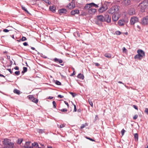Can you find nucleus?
<instances>
[{
	"mask_svg": "<svg viewBox=\"0 0 148 148\" xmlns=\"http://www.w3.org/2000/svg\"><path fill=\"white\" fill-rule=\"evenodd\" d=\"M138 7L140 11L142 12H144L146 10L148 9V1H143L139 4Z\"/></svg>",
	"mask_w": 148,
	"mask_h": 148,
	"instance_id": "f03ea898",
	"label": "nucleus"
},
{
	"mask_svg": "<svg viewBox=\"0 0 148 148\" xmlns=\"http://www.w3.org/2000/svg\"><path fill=\"white\" fill-rule=\"evenodd\" d=\"M122 3L125 6H128L130 4V0H123Z\"/></svg>",
	"mask_w": 148,
	"mask_h": 148,
	"instance_id": "9d476101",
	"label": "nucleus"
},
{
	"mask_svg": "<svg viewBox=\"0 0 148 148\" xmlns=\"http://www.w3.org/2000/svg\"><path fill=\"white\" fill-rule=\"evenodd\" d=\"M127 50L125 47H123V53H126L127 52Z\"/></svg>",
	"mask_w": 148,
	"mask_h": 148,
	"instance_id": "c9c22d12",
	"label": "nucleus"
},
{
	"mask_svg": "<svg viewBox=\"0 0 148 148\" xmlns=\"http://www.w3.org/2000/svg\"><path fill=\"white\" fill-rule=\"evenodd\" d=\"M0 76L1 77H5V76H4L3 75L1 74H0Z\"/></svg>",
	"mask_w": 148,
	"mask_h": 148,
	"instance_id": "69168bd1",
	"label": "nucleus"
},
{
	"mask_svg": "<svg viewBox=\"0 0 148 148\" xmlns=\"http://www.w3.org/2000/svg\"><path fill=\"white\" fill-rule=\"evenodd\" d=\"M29 99L32 100L34 98V97L32 95H29Z\"/></svg>",
	"mask_w": 148,
	"mask_h": 148,
	"instance_id": "58836bf2",
	"label": "nucleus"
},
{
	"mask_svg": "<svg viewBox=\"0 0 148 148\" xmlns=\"http://www.w3.org/2000/svg\"><path fill=\"white\" fill-rule=\"evenodd\" d=\"M89 102L90 105L92 106H93V103L91 100H89Z\"/></svg>",
	"mask_w": 148,
	"mask_h": 148,
	"instance_id": "c03bdc74",
	"label": "nucleus"
},
{
	"mask_svg": "<svg viewBox=\"0 0 148 148\" xmlns=\"http://www.w3.org/2000/svg\"><path fill=\"white\" fill-rule=\"evenodd\" d=\"M118 83L120 84H124V83L121 81H119L118 82Z\"/></svg>",
	"mask_w": 148,
	"mask_h": 148,
	"instance_id": "e2e57ef3",
	"label": "nucleus"
},
{
	"mask_svg": "<svg viewBox=\"0 0 148 148\" xmlns=\"http://www.w3.org/2000/svg\"><path fill=\"white\" fill-rule=\"evenodd\" d=\"M112 9V8L108 10V12L109 13H113L114 12L113 10Z\"/></svg>",
	"mask_w": 148,
	"mask_h": 148,
	"instance_id": "2f4dec72",
	"label": "nucleus"
},
{
	"mask_svg": "<svg viewBox=\"0 0 148 148\" xmlns=\"http://www.w3.org/2000/svg\"><path fill=\"white\" fill-rule=\"evenodd\" d=\"M125 131V130L123 129L122 130L121 132V133L122 136H123L124 135V132Z\"/></svg>",
	"mask_w": 148,
	"mask_h": 148,
	"instance_id": "a19ab883",
	"label": "nucleus"
},
{
	"mask_svg": "<svg viewBox=\"0 0 148 148\" xmlns=\"http://www.w3.org/2000/svg\"><path fill=\"white\" fill-rule=\"evenodd\" d=\"M139 21L138 18L136 16H133L131 18L130 22L131 25H134L135 23Z\"/></svg>",
	"mask_w": 148,
	"mask_h": 148,
	"instance_id": "39448f33",
	"label": "nucleus"
},
{
	"mask_svg": "<svg viewBox=\"0 0 148 148\" xmlns=\"http://www.w3.org/2000/svg\"><path fill=\"white\" fill-rule=\"evenodd\" d=\"M104 56L106 57L109 58H110L111 57V54H109V53H105L104 54Z\"/></svg>",
	"mask_w": 148,
	"mask_h": 148,
	"instance_id": "bb28decb",
	"label": "nucleus"
},
{
	"mask_svg": "<svg viewBox=\"0 0 148 148\" xmlns=\"http://www.w3.org/2000/svg\"><path fill=\"white\" fill-rule=\"evenodd\" d=\"M23 45L25 46H27L28 45V44L27 42H25L23 43Z\"/></svg>",
	"mask_w": 148,
	"mask_h": 148,
	"instance_id": "6e6d98bb",
	"label": "nucleus"
},
{
	"mask_svg": "<svg viewBox=\"0 0 148 148\" xmlns=\"http://www.w3.org/2000/svg\"><path fill=\"white\" fill-rule=\"evenodd\" d=\"M90 5H91V7L92 6L95 7V8H98L99 7L100 5V3L98 4H96L94 3H90Z\"/></svg>",
	"mask_w": 148,
	"mask_h": 148,
	"instance_id": "6ab92c4d",
	"label": "nucleus"
},
{
	"mask_svg": "<svg viewBox=\"0 0 148 148\" xmlns=\"http://www.w3.org/2000/svg\"><path fill=\"white\" fill-rule=\"evenodd\" d=\"M22 9L23 10H24L26 12H27V13H28V11L27 10V9L26 8L24 7H22Z\"/></svg>",
	"mask_w": 148,
	"mask_h": 148,
	"instance_id": "ea45409f",
	"label": "nucleus"
},
{
	"mask_svg": "<svg viewBox=\"0 0 148 148\" xmlns=\"http://www.w3.org/2000/svg\"><path fill=\"white\" fill-rule=\"evenodd\" d=\"M133 107L135 109H136V110H138V107L136 106L135 105H133Z\"/></svg>",
	"mask_w": 148,
	"mask_h": 148,
	"instance_id": "09e8293b",
	"label": "nucleus"
},
{
	"mask_svg": "<svg viewBox=\"0 0 148 148\" xmlns=\"http://www.w3.org/2000/svg\"><path fill=\"white\" fill-rule=\"evenodd\" d=\"M96 9L93 8H90L88 10V12L90 14H93L96 12Z\"/></svg>",
	"mask_w": 148,
	"mask_h": 148,
	"instance_id": "1a4fd4ad",
	"label": "nucleus"
},
{
	"mask_svg": "<svg viewBox=\"0 0 148 148\" xmlns=\"http://www.w3.org/2000/svg\"><path fill=\"white\" fill-rule=\"evenodd\" d=\"M53 98V97H50V96H49V97H48V99H52Z\"/></svg>",
	"mask_w": 148,
	"mask_h": 148,
	"instance_id": "774afa93",
	"label": "nucleus"
},
{
	"mask_svg": "<svg viewBox=\"0 0 148 148\" xmlns=\"http://www.w3.org/2000/svg\"><path fill=\"white\" fill-rule=\"evenodd\" d=\"M115 33L116 34L118 35H119L121 34V32L119 31H116L115 32Z\"/></svg>",
	"mask_w": 148,
	"mask_h": 148,
	"instance_id": "e433bc0d",
	"label": "nucleus"
},
{
	"mask_svg": "<svg viewBox=\"0 0 148 148\" xmlns=\"http://www.w3.org/2000/svg\"><path fill=\"white\" fill-rule=\"evenodd\" d=\"M86 138L87 139H88L90 140H91V141H95L94 140H93V139H92V138H88V137H86Z\"/></svg>",
	"mask_w": 148,
	"mask_h": 148,
	"instance_id": "de8ad7c7",
	"label": "nucleus"
},
{
	"mask_svg": "<svg viewBox=\"0 0 148 148\" xmlns=\"http://www.w3.org/2000/svg\"><path fill=\"white\" fill-rule=\"evenodd\" d=\"M14 69L16 70H18L19 69V68L18 66H15L14 68Z\"/></svg>",
	"mask_w": 148,
	"mask_h": 148,
	"instance_id": "13d9d810",
	"label": "nucleus"
},
{
	"mask_svg": "<svg viewBox=\"0 0 148 148\" xmlns=\"http://www.w3.org/2000/svg\"><path fill=\"white\" fill-rule=\"evenodd\" d=\"M112 9L113 10L114 12H117L119 10L118 7L116 5L113 7H112Z\"/></svg>",
	"mask_w": 148,
	"mask_h": 148,
	"instance_id": "dca6fc26",
	"label": "nucleus"
},
{
	"mask_svg": "<svg viewBox=\"0 0 148 148\" xmlns=\"http://www.w3.org/2000/svg\"><path fill=\"white\" fill-rule=\"evenodd\" d=\"M77 77L82 79H83L84 78V76L81 73H79L77 75Z\"/></svg>",
	"mask_w": 148,
	"mask_h": 148,
	"instance_id": "b1692460",
	"label": "nucleus"
},
{
	"mask_svg": "<svg viewBox=\"0 0 148 148\" xmlns=\"http://www.w3.org/2000/svg\"><path fill=\"white\" fill-rule=\"evenodd\" d=\"M64 102L65 103V104L67 105L68 107L69 106V105L68 104V103L66 101H64Z\"/></svg>",
	"mask_w": 148,
	"mask_h": 148,
	"instance_id": "bf43d9fd",
	"label": "nucleus"
},
{
	"mask_svg": "<svg viewBox=\"0 0 148 148\" xmlns=\"http://www.w3.org/2000/svg\"><path fill=\"white\" fill-rule=\"evenodd\" d=\"M33 102L37 103L38 102V100L34 98L32 100Z\"/></svg>",
	"mask_w": 148,
	"mask_h": 148,
	"instance_id": "c756f323",
	"label": "nucleus"
},
{
	"mask_svg": "<svg viewBox=\"0 0 148 148\" xmlns=\"http://www.w3.org/2000/svg\"><path fill=\"white\" fill-rule=\"evenodd\" d=\"M85 126V125L84 124H82L81 127V129H83L84 128Z\"/></svg>",
	"mask_w": 148,
	"mask_h": 148,
	"instance_id": "4d7b16f0",
	"label": "nucleus"
},
{
	"mask_svg": "<svg viewBox=\"0 0 148 148\" xmlns=\"http://www.w3.org/2000/svg\"><path fill=\"white\" fill-rule=\"evenodd\" d=\"M65 125L64 124H61L60 125V128H62L64 127L65 126Z\"/></svg>",
	"mask_w": 148,
	"mask_h": 148,
	"instance_id": "49530a36",
	"label": "nucleus"
},
{
	"mask_svg": "<svg viewBox=\"0 0 148 148\" xmlns=\"http://www.w3.org/2000/svg\"><path fill=\"white\" fill-rule=\"evenodd\" d=\"M32 145L33 147L34 146L36 147H38V145L37 143L36 142H34L33 143H32Z\"/></svg>",
	"mask_w": 148,
	"mask_h": 148,
	"instance_id": "a878e982",
	"label": "nucleus"
},
{
	"mask_svg": "<svg viewBox=\"0 0 148 148\" xmlns=\"http://www.w3.org/2000/svg\"><path fill=\"white\" fill-rule=\"evenodd\" d=\"M7 70L9 72L11 73H12V71L11 69H7Z\"/></svg>",
	"mask_w": 148,
	"mask_h": 148,
	"instance_id": "5fc2aeb1",
	"label": "nucleus"
},
{
	"mask_svg": "<svg viewBox=\"0 0 148 148\" xmlns=\"http://www.w3.org/2000/svg\"><path fill=\"white\" fill-rule=\"evenodd\" d=\"M69 93L73 97H74L76 95V94L75 93L71 92H70Z\"/></svg>",
	"mask_w": 148,
	"mask_h": 148,
	"instance_id": "72a5a7b5",
	"label": "nucleus"
},
{
	"mask_svg": "<svg viewBox=\"0 0 148 148\" xmlns=\"http://www.w3.org/2000/svg\"><path fill=\"white\" fill-rule=\"evenodd\" d=\"M138 54L135 55L134 57L135 59H138L140 60L144 56L145 54V52L141 49H138L137 51Z\"/></svg>",
	"mask_w": 148,
	"mask_h": 148,
	"instance_id": "7ed1b4c3",
	"label": "nucleus"
},
{
	"mask_svg": "<svg viewBox=\"0 0 148 148\" xmlns=\"http://www.w3.org/2000/svg\"><path fill=\"white\" fill-rule=\"evenodd\" d=\"M99 7H100L98 11L100 13H103L108 9V8L106 6H105L104 5H102L101 2L100 3Z\"/></svg>",
	"mask_w": 148,
	"mask_h": 148,
	"instance_id": "20e7f679",
	"label": "nucleus"
},
{
	"mask_svg": "<svg viewBox=\"0 0 148 148\" xmlns=\"http://www.w3.org/2000/svg\"><path fill=\"white\" fill-rule=\"evenodd\" d=\"M137 28H138V29H141V28L138 25L137 26Z\"/></svg>",
	"mask_w": 148,
	"mask_h": 148,
	"instance_id": "0e129e2a",
	"label": "nucleus"
},
{
	"mask_svg": "<svg viewBox=\"0 0 148 148\" xmlns=\"http://www.w3.org/2000/svg\"><path fill=\"white\" fill-rule=\"evenodd\" d=\"M75 4L74 2L72 1L69 3L68 5L69 8L71 9H72L75 8Z\"/></svg>",
	"mask_w": 148,
	"mask_h": 148,
	"instance_id": "ddd939ff",
	"label": "nucleus"
},
{
	"mask_svg": "<svg viewBox=\"0 0 148 148\" xmlns=\"http://www.w3.org/2000/svg\"><path fill=\"white\" fill-rule=\"evenodd\" d=\"M31 49L33 50H35V49L34 47H31Z\"/></svg>",
	"mask_w": 148,
	"mask_h": 148,
	"instance_id": "338daca9",
	"label": "nucleus"
},
{
	"mask_svg": "<svg viewBox=\"0 0 148 148\" xmlns=\"http://www.w3.org/2000/svg\"><path fill=\"white\" fill-rule=\"evenodd\" d=\"M138 115L137 114L135 115L133 117V118L134 120H136L138 118Z\"/></svg>",
	"mask_w": 148,
	"mask_h": 148,
	"instance_id": "a18cd8bd",
	"label": "nucleus"
},
{
	"mask_svg": "<svg viewBox=\"0 0 148 148\" xmlns=\"http://www.w3.org/2000/svg\"><path fill=\"white\" fill-rule=\"evenodd\" d=\"M134 138L135 140L136 141H137L138 139V134L137 133H136L134 134Z\"/></svg>",
	"mask_w": 148,
	"mask_h": 148,
	"instance_id": "393cba45",
	"label": "nucleus"
},
{
	"mask_svg": "<svg viewBox=\"0 0 148 148\" xmlns=\"http://www.w3.org/2000/svg\"><path fill=\"white\" fill-rule=\"evenodd\" d=\"M23 140V139H18V141H17L18 143L21 144Z\"/></svg>",
	"mask_w": 148,
	"mask_h": 148,
	"instance_id": "7c9ffc66",
	"label": "nucleus"
},
{
	"mask_svg": "<svg viewBox=\"0 0 148 148\" xmlns=\"http://www.w3.org/2000/svg\"><path fill=\"white\" fill-rule=\"evenodd\" d=\"M58 97L60 98H62L63 97V96L60 95H59L58 96Z\"/></svg>",
	"mask_w": 148,
	"mask_h": 148,
	"instance_id": "3c124183",
	"label": "nucleus"
},
{
	"mask_svg": "<svg viewBox=\"0 0 148 148\" xmlns=\"http://www.w3.org/2000/svg\"><path fill=\"white\" fill-rule=\"evenodd\" d=\"M2 143L4 146V148H13L14 144L11 142L10 139L7 138H4Z\"/></svg>",
	"mask_w": 148,
	"mask_h": 148,
	"instance_id": "f257e3e1",
	"label": "nucleus"
},
{
	"mask_svg": "<svg viewBox=\"0 0 148 148\" xmlns=\"http://www.w3.org/2000/svg\"><path fill=\"white\" fill-rule=\"evenodd\" d=\"M134 1L137 2H140L141 0H133Z\"/></svg>",
	"mask_w": 148,
	"mask_h": 148,
	"instance_id": "052dcab7",
	"label": "nucleus"
},
{
	"mask_svg": "<svg viewBox=\"0 0 148 148\" xmlns=\"http://www.w3.org/2000/svg\"><path fill=\"white\" fill-rule=\"evenodd\" d=\"M125 21L124 20H120L118 21V24L120 26H123L124 25Z\"/></svg>",
	"mask_w": 148,
	"mask_h": 148,
	"instance_id": "f8f14e48",
	"label": "nucleus"
},
{
	"mask_svg": "<svg viewBox=\"0 0 148 148\" xmlns=\"http://www.w3.org/2000/svg\"><path fill=\"white\" fill-rule=\"evenodd\" d=\"M9 30L6 29H5L3 30V31L5 32H9Z\"/></svg>",
	"mask_w": 148,
	"mask_h": 148,
	"instance_id": "603ef678",
	"label": "nucleus"
},
{
	"mask_svg": "<svg viewBox=\"0 0 148 148\" xmlns=\"http://www.w3.org/2000/svg\"><path fill=\"white\" fill-rule=\"evenodd\" d=\"M97 18L101 22H103L105 21L106 19L105 18L101 15H100L97 16Z\"/></svg>",
	"mask_w": 148,
	"mask_h": 148,
	"instance_id": "6e6552de",
	"label": "nucleus"
},
{
	"mask_svg": "<svg viewBox=\"0 0 148 148\" xmlns=\"http://www.w3.org/2000/svg\"><path fill=\"white\" fill-rule=\"evenodd\" d=\"M144 112L148 115V108H146L145 109Z\"/></svg>",
	"mask_w": 148,
	"mask_h": 148,
	"instance_id": "79ce46f5",
	"label": "nucleus"
},
{
	"mask_svg": "<svg viewBox=\"0 0 148 148\" xmlns=\"http://www.w3.org/2000/svg\"><path fill=\"white\" fill-rule=\"evenodd\" d=\"M20 72L19 71H16L15 72V74L16 75H19L20 74Z\"/></svg>",
	"mask_w": 148,
	"mask_h": 148,
	"instance_id": "37998d69",
	"label": "nucleus"
},
{
	"mask_svg": "<svg viewBox=\"0 0 148 148\" xmlns=\"http://www.w3.org/2000/svg\"><path fill=\"white\" fill-rule=\"evenodd\" d=\"M27 68L25 67H23V70L22 71V73H24L27 72Z\"/></svg>",
	"mask_w": 148,
	"mask_h": 148,
	"instance_id": "c85d7f7f",
	"label": "nucleus"
},
{
	"mask_svg": "<svg viewBox=\"0 0 148 148\" xmlns=\"http://www.w3.org/2000/svg\"><path fill=\"white\" fill-rule=\"evenodd\" d=\"M106 20L107 23H110L111 22V18L109 17L108 14H107L105 16Z\"/></svg>",
	"mask_w": 148,
	"mask_h": 148,
	"instance_id": "a211bd4d",
	"label": "nucleus"
},
{
	"mask_svg": "<svg viewBox=\"0 0 148 148\" xmlns=\"http://www.w3.org/2000/svg\"><path fill=\"white\" fill-rule=\"evenodd\" d=\"M56 84L58 85H61V83L59 81L57 80L56 81Z\"/></svg>",
	"mask_w": 148,
	"mask_h": 148,
	"instance_id": "f704fd0d",
	"label": "nucleus"
},
{
	"mask_svg": "<svg viewBox=\"0 0 148 148\" xmlns=\"http://www.w3.org/2000/svg\"><path fill=\"white\" fill-rule=\"evenodd\" d=\"M91 5H90L89 3L87 4L84 7V9L86 10H88H88L91 8Z\"/></svg>",
	"mask_w": 148,
	"mask_h": 148,
	"instance_id": "f3484780",
	"label": "nucleus"
},
{
	"mask_svg": "<svg viewBox=\"0 0 148 148\" xmlns=\"http://www.w3.org/2000/svg\"><path fill=\"white\" fill-rule=\"evenodd\" d=\"M49 8L50 10L53 12H56V8L55 6H54L53 5L50 6Z\"/></svg>",
	"mask_w": 148,
	"mask_h": 148,
	"instance_id": "412c9836",
	"label": "nucleus"
},
{
	"mask_svg": "<svg viewBox=\"0 0 148 148\" xmlns=\"http://www.w3.org/2000/svg\"><path fill=\"white\" fill-rule=\"evenodd\" d=\"M135 13V9L133 8H131L128 10V13L131 15L134 14Z\"/></svg>",
	"mask_w": 148,
	"mask_h": 148,
	"instance_id": "0eeeda50",
	"label": "nucleus"
},
{
	"mask_svg": "<svg viewBox=\"0 0 148 148\" xmlns=\"http://www.w3.org/2000/svg\"><path fill=\"white\" fill-rule=\"evenodd\" d=\"M74 111L75 112L77 111V108L76 106L75 105H74Z\"/></svg>",
	"mask_w": 148,
	"mask_h": 148,
	"instance_id": "8fccbe9b",
	"label": "nucleus"
},
{
	"mask_svg": "<svg viewBox=\"0 0 148 148\" xmlns=\"http://www.w3.org/2000/svg\"><path fill=\"white\" fill-rule=\"evenodd\" d=\"M58 11L59 14L61 15L62 14H66L67 12V10L65 9L62 8L59 10Z\"/></svg>",
	"mask_w": 148,
	"mask_h": 148,
	"instance_id": "9b49d317",
	"label": "nucleus"
},
{
	"mask_svg": "<svg viewBox=\"0 0 148 148\" xmlns=\"http://www.w3.org/2000/svg\"><path fill=\"white\" fill-rule=\"evenodd\" d=\"M37 131L38 133L41 134H42L45 132V130L38 129L37 130Z\"/></svg>",
	"mask_w": 148,
	"mask_h": 148,
	"instance_id": "5701e85b",
	"label": "nucleus"
},
{
	"mask_svg": "<svg viewBox=\"0 0 148 148\" xmlns=\"http://www.w3.org/2000/svg\"><path fill=\"white\" fill-rule=\"evenodd\" d=\"M79 13V10L77 9H75L72 10L71 13L72 15H74L75 14H78Z\"/></svg>",
	"mask_w": 148,
	"mask_h": 148,
	"instance_id": "2eb2a0df",
	"label": "nucleus"
},
{
	"mask_svg": "<svg viewBox=\"0 0 148 148\" xmlns=\"http://www.w3.org/2000/svg\"><path fill=\"white\" fill-rule=\"evenodd\" d=\"M30 143V142H26V146H24V147H25L26 148H33L32 147H29V145Z\"/></svg>",
	"mask_w": 148,
	"mask_h": 148,
	"instance_id": "4be33fe9",
	"label": "nucleus"
},
{
	"mask_svg": "<svg viewBox=\"0 0 148 148\" xmlns=\"http://www.w3.org/2000/svg\"><path fill=\"white\" fill-rule=\"evenodd\" d=\"M95 64V65L96 66H99V64L98 63H96Z\"/></svg>",
	"mask_w": 148,
	"mask_h": 148,
	"instance_id": "680f3d73",
	"label": "nucleus"
},
{
	"mask_svg": "<svg viewBox=\"0 0 148 148\" xmlns=\"http://www.w3.org/2000/svg\"><path fill=\"white\" fill-rule=\"evenodd\" d=\"M27 40V39H26V38L24 36H23L21 38V39L22 41H25V40Z\"/></svg>",
	"mask_w": 148,
	"mask_h": 148,
	"instance_id": "4c0bfd02",
	"label": "nucleus"
},
{
	"mask_svg": "<svg viewBox=\"0 0 148 148\" xmlns=\"http://www.w3.org/2000/svg\"><path fill=\"white\" fill-rule=\"evenodd\" d=\"M112 18V20L113 21H116L119 19V17L118 16L114 14L113 15Z\"/></svg>",
	"mask_w": 148,
	"mask_h": 148,
	"instance_id": "4468645a",
	"label": "nucleus"
},
{
	"mask_svg": "<svg viewBox=\"0 0 148 148\" xmlns=\"http://www.w3.org/2000/svg\"><path fill=\"white\" fill-rule=\"evenodd\" d=\"M141 23L143 25H146L148 24V16H146L142 19Z\"/></svg>",
	"mask_w": 148,
	"mask_h": 148,
	"instance_id": "423d86ee",
	"label": "nucleus"
},
{
	"mask_svg": "<svg viewBox=\"0 0 148 148\" xmlns=\"http://www.w3.org/2000/svg\"><path fill=\"white\" fill-rule=\"evenodd\" d=\"M54 61L56 62H58L59 63H62L63 62L62 60L61 59H58L56 58H55L54 59Z\"/></svg>",
	"mask_w": 148,
	"mask_h": 148,
	"instance_id": "aec40b11",
	"label": "nucleus"
},
{
	"mask_svg": "<svg viewBox=\"0 0 148 148\" xmlns=\"http://www.w3.org/2000/svg\"><path fill=\"white\" fill-rule=\"evenodd\" d=\"M52 103L53 105V107L54 108H56V103L55 101H53L52 102Z\"/></svg>",
	"mask_w": 148,
	"mask_h": 148,
	"instance_id": "473e14b6",
	"label": "nucleus"
},
{
	"mask_svg": "<svg viewBox=\"0 0 148 148\" xmlns=\"http://www.w3.org/2000/svg\"><path fill=\"white\" fill-rule=\"evenodd\" d=\"M20 91L19 90L17 89H14V92L16 94H17L18 95H19L20 94Z\"/></svg>",
	"mask_w": 148,
	"mask_h": 148,
	"instance_id": "cd10ccee",
	"label": "nucleus"
},
{
	"mask_svg": "<svg viewBox=\"0 0 148 148\" xmlns=\"http://www.w3.org/2000/svg\"><path fill=\"white\" fill-rule=\"evenodd\" d=\"M61 110L62 112H66L67 111V110L66 109H63L62 110Z\"/></svg>",
	"mask_w": 148,
	"mask_h": 148,
	"instance_id": "864d4df0",
	"label": "nucleus"
}]
</instances>
